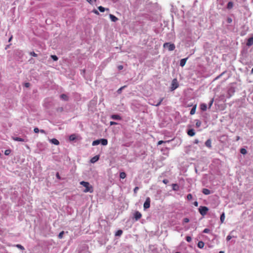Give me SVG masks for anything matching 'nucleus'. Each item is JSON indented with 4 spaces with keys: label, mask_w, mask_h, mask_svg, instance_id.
<instances>
[{
    "label": "nucleus",
    "mask_w": 253,
    "mask_h": 253,
    "mask_svg": "<svg viewBox=\"0 0 253 253\" xmlns=\"http://www.w3.org/2000/svg\"><path fill=\"white\" fill-rule=\"evenodd\" d=\"M80 184L85 187V189L83 191L84 193H92L93 192V188L89 182L83 181L80 182Z\"/></svg>",
    "instance_id": "f257e3e1"
},
{
    "label": "nucleus",
    "mask_w": 253,
    "mask_h": 253,
    "mask_svg": "<svg viewBox=\"0 0 253 253\" xmlns=\"http://www.w3.org/2000/svg\"><path fill=\"white\" fill-rule=\"evenodd\" d=\"M164 98H160L159 100L158 101H155L154 100V99H152V98H150L148 100V103L150 105H154V106H159L162 102L163 101Z\"/></svg>",
    "instance_id": "f03ea898"
},
{
    "label": "nucleus",
    "mask_w": 253,
    "mask_h": 253,
    "mask_svg": "<svg viewBox=\"0 0 253 253\" xmlns=\"http://www.w3.org/2000/svg\"><path fill=\"white\" fill-rule=\"evenodd\" d=\"M209 209L207 207L200 206L199 208V212L203 216L206 215Z\"/></svg>",
    "instance_id": "7ed1b4c3"
},
{
    "label": "nucleus",
    "mask_w": 253,
    "mask_h": 253,
    "mask_svg": "<svg viewBox=\"0 0 253 253\" xmlns=\"http://www.w3.org/2000/svg\"><path fill=\"white\" fill-rule=\"evenodd\" d=\"M164 47L165 48H168L169 51H172L174 49L175 45L173 43L166 42L164 44Z\"/></svg>",
    "instance_id": "20e7f679"
},
{
    "label": "nucleus",
    "mask_w": 253,
    "mask_h": 253,
    "mask_svg": "<svg viewBox=\"0 0 253 253\" xmlns=\"http://www.w3.org/2000/svg\"><path fill=\"white\" fill-rule=\"evenodd\" d=\"M178 86V84L176 79H173L172 81L171 89L172 90L175 89Z\"/></svg>",
    "instance_id": "39448f33"
},
{
    "label": "nucleus",
    "mask_w": 253,
    "mask_h": 253,
    "mask_svg": "<svg viewBox=\"0 0 253 253\" xmlns=\"http://www.w3.org/2000/svg\"><path fill=\"white\" fill-rule=\"evenodd\" d=\"M150 206V199L149 197H147L146 199L145 202L144 203V210H146L147 209H148Z\"/></svg>",
    "instance_id": "423d86ee"
},
{
    "label": "nucleus",
    "mask_w": 253,
    "mask_h": 253,
    "mask_svg": "<svg viewBox=\"0 0 253 253\" xmlns=\"http://www.w3.org/2000/svg\"><path fill=\"white\" fill-rule=\"evenodd\" d=\"M235 92V88L233 87H230L227 90L228 98H230L234 94Z\"/></svg>",
    "instance_id": "0eeeda50"
},
{
    "label": "nucleus",
    "mask_w": 253,
    "mask_h": 253,
    "mask_svg": "<svg viewBox=\"0 0 253 253\" xmlns=\"http://www.w3.org/2000/svg\"><path fill=\"white\" fill-rule=\"evenodd\" d=\"M12 138L16 141L27 142L28 141L27 138H22L18 137H12Z\"/></svg>",
    "instance_id": "6e6552de"
},
{
    "label": "nucleus",
    "mask_w": 253,
    "mask_h": 253,
    "mask_svg": "<svg viewBox=\"0 0 253 253\" xmlns=\"http://www.w3.org/2000/svg\"><path fill=\"white\" fill-rule=\"evenodd\" d=\"M134 216L135 220H138L141 217L142 215L140 212L137 211L134 213Z\"/></svg>",
    "instance_id": "1a4fd4ad"
},
{
    "label": "nucleus",
    "mask_w": 253,
    "mask_h": 253,
    "mask_svg": "<svg viewBox=\"0 0 253 253\" xmlns=\"http://www.w3.org/2000/svg\"><path fill=\"white\" fill-rule=\"evenodd\" d=\"M233 232H234V231H232L231 232H230L229 234L227 236L226 240L227 241L230 240L232 238H236V236L232 235V234H233Z\"/></svg>",
    "instance_id": "9d476101"
},
{
    "label": "nucleus",
    "mask_w": 253,
    "mask_h": 253,
    "mask_svg": "<svg viewBox=\"0 0 253 253\" xmlns=\"http://www.w3.org/2000/svg\"><path fill=\"white\" fill-rule=\"evenodd\" d=\"M99 156L96 155L91 159L90 162L91 163H94L96 162H97L99 160Z\"/></svg>",
    "instance_id": "9b49d317"
},
{
    "label": "nucleus",
    "mask_w": 253,
    "mask_h": 253,
    "mask_svg": "<svg viewBox=\"0 0 253 253\" xmlns=\"http://www.w3.org/2000/svg\"><path fill=\"white\" fill-rule=\"evenodd\" d=\"M49 141L51 143H52V144H55L56 145H58L59 144V141L57 139H55V138H52L51 139H50Z\"/></svg>",
    "instance_id": "f8f14e48"
},
{
    "label": "nucleus",
    "mask_w": 253,
    "mask_h": 253,
    "mask_svg": "<svg viewBox=\"0 0 253 253\" xmlns=\"http://www.w3.org/2000/svg\"><path fill=\"white\" fill-rule=\"evenodd\" d=\"M253 44V38H250L248 39L247 42V45L250 46Z\"/></svg>",
    "instance_id": "ddd939ff"
},
{
    "label": "nucleus",
    "mask_w": 253,
    "mask_h": 253,
    "mask_svg": "<svg viewBox=\"0 0 253 253\" xmlns=\"http://www.w3.org/2000/svg\"><path fill=\"white\" fill-rule=\"evenodd\" d=\"M111 119L113 120H121V117L118 115H113L111 116Z\"/></svg>",
    "instance_id": "4468645a"
},
{
    "label": "nucleus",
    "mask_w": 253,
    "mask_h": 253,
    "mask_svg": "<svg viewBox=\"0 0 253 253\" xmlns=\"http://www.w3.org/2000/svg\"><path fill=\"white\" fill-rule=\"evenodd\" d=\"M187 134L190 136H193L195 134V132L193 129H190L188 130Z\"/></svg>",
    "instance_id": "2eb2a0df"
},
{
    "label": "nucleus",
    "mask_w": 253,
    "mask_h": 253,
    "mask_svg": "<svg viewBox=\"0 0 253 253\" xmlns=\"http://www.w3.org/2000/svg\"><path fill=\"white\" fill-rule=\"evenodd\" d=\"M100 143L104 146H106L108 144V140L106 139H100Z\"/></svg>",
    "instance_id": "dca6fc26"
},
{
    "label": "nucleus",
    "mask_w": 253,
    "mask_h": 253,
    "mask_svg": "<svg viewBox=\"0 0 253 253\" xmlns=\"http://www.w3.org/2000/svg\"><path fill=\"white\" fill-rule=\"evenodd\" d=\"M187 60V58L182 59L180 62V65L181 67H183L185 65Z\"/></svg>",
    "instance_id": "f3484780"
},
{
    "label": "nucleus",
    "mask_w": 253,
    "mask_h": 253,
    "mask_svg": "<svg viewBox=\"0 0 253 253\" xmlns=\"http://www.w3.org/2000/svg\"><path fill=\"white\" fill-rule=\"evenodd\" d=\"M172 189L174 191H178L179 189V187L177 184H172Z\"/></svg>",
    "instance_id": "a211bd4d"
},
{
    "label": "nucleus",
    "mask_w": 253,
    "mask_h": 253,
    "mask_svg": "<svg viewBox=\"0 0 253 253\" xmlns=\"http://www.w3.org/2000/svg\"><path fill=\"white\" fill-rule=\"evenodd\" d=\"M200 108L203 111H206L207 109V105L205 103L201 104L200 105Z\"/></svg>",
    "instance_id": "6ab92c4d"
},
{
    "label": "nucleus",
    "mask_w": 253,
    "mask_h": 253,
    "mask_svg": "<svg viewBox=\"0 0 253 253\" xmlns=\"http://www.w3.org/2000/svg\"><path fill=\"white\" fill-rule=\"evenodd\" d=\"M110 18L113 22H116L118 20V18L112 14H110Z\"/></svg>",
    "instance_id": "aec40b11"
},
{
    "label": "nucleus",
    "mask_w": 253,
    "mask_h": 253,
    "mask_svg": "<svg viewBox=\"0 0 253 253\" xmlns=\"http://www.w3.org/2000/svg\"><path fill=\"white\" fill-rule=\"evenodd\" d=\"M211 141L210 139H208L207 140L206 142H205V145L207 147H209V148H211Z\"/></svg>",
    "instance_id": "412c9836"
},
{
    "label": "nucleus",
    "mask_w": 253,
    "mask_h": 253,
    "mask_svg": "<svg viewBox=\"0 0 253 253\" xmlns=\"http://www.w3.org/2000/svg\"><path fill=\"white\" fill-rule=\"evenodd\" d=\"M60 98L63 100L67 101L68 99V97L65 94H62L60 95Z\"/></svg>",
    "instance_id": "4be33fe9"
},
{
    "label": "nucleus",
    "mask_w": 253,
    "mask_h": 253,
    "mask_svg": "<svg viewBox=\"0 0 253 253\" xmlns=\"http://www.w3.org/2000/svg\"><path fill=\"white\" fill-rule=\"evenodd\" d=\"M202 192L205 195H209L211 193L210 190L206 188H204Z\"/></svg>",
    "instance_id": "5701e85b"
},
{
    "label": "nucleus",
    "mask_w": 253,
    "mask_h": 253,
    "mask_svg": "<svg viewBox=\"0 0 253 253\" xmlns=\"http://www.w3.org/2000/svg\"><path fill=\"white\" fill-rule=\"evenodd\" d=\"M100 143V139H97V140H94L92 142V145L96 146V145L99 144Z\"/></svg>",
    "instance_id": "b1692460"
},
{
    "label": "nucleus",
    "mask_w": 253,
    "mask_h": 253,
    "mask_svg": "<svg viewBox=\"0 0 253 253\" xmlns=\"http://www.w3.org/2000/svg\"><path fill=\"white\" fill-rule=\"evenodd\" d=\"M196 105H194L193 107L191 109L190 114L191 115H194L195 113L196 112Z\"/></svg>",
    "instance_id": "393cba45"
},
{
    "label": "nucleus",
    "mask_w": 253,
    "mask_h": 253,
    "mask_svg": "<svg viewBox=\"0 0 253 253\" xmlns=\"http://www.w3.org/2000/svg\"><path fill=\"white\" fill-rule=\"evenodd\" d=\"M204 243L203 242V241H199L198 243V247L200 248V249H202L204 247Z\"/></svg>",
    "instance_id": "a878e982"
},
{
    "label": "nucleus",
    "mask_w": 253,
    "mask_h": 253,
    "mask_svg": "<svg viewBox=\"0 0 253 253\" xmlns=\"http://www.w3.org/2000/svg\"><path fill=\"white\" fill-rule=\"evenodd\" d=\"M76 139V135L75 134H71L69 136V139L70 141L75 140Z\"/></svg>",
    "instance_id": "bb28decb"
},
{
    "label": "nucleus",
    "mask_w": 253,
    "mask_h": 253,
    "mask_svg": "<svg viewBox=\"0 0 253 253\" xmlns=\"http://www.w3.org/2000/svg\"><path fill=\"white\" fill-rule=\"evenodd\" d=\"M122 234H123V231L122 230H119L116 232L115 236H120L122 235Z\"/></svg>",
    "instance_id": "cd10ccee"
},
{
    "label": "nucleus",
    "mask_w": 253,
    "mask_h": 253,
    "mask_svg": "<svg viewBox=\"0 0 253 253\" xmlns=\"http://www.w3.org/2000/svg\"><path fill=\"white\" fill-rule=\"evenodd\" d=\"M233 6V3L231 1H229L227 4V8L228 9H231Z\"/></svg>",
    "instance_id": "c85d7f7f"
},
{
    "label": "nucleus",
    "mask_w": 253,
    "mask_h": 253,
    "mask_svg": "<svg viewBox=\"0 0 253 253\" xmlns=\"http://www.w3.org/2000/svg\"><path fill=\"white\" fill-rule=\"evenodd\" d=\"M120 177L121 178L124 179L126 177V174L125 172H121L120 173Z\"/></svg>",
    "instance_id": "c756f323"
},
{
    "label": "nucleus",
    "mask_w": 253,
    "mask_h": 253,
    "mask_svg": "<svg viewBox=\"0 0 253 253\" xmlns=\"http://www.w3.org/2000/svg\"><path fill=\"white\" fill-rule=\"evenodd\" d=\"M220 219L222 223H223L224 222V219H225V214H224V212L222 213V214L221 215Z\"/></svg>",
    "instance_id": "7c9ffc66"
},
{
    "label": "nucleus",
    "mask_w": 253,
    "mask_h": 253,
    "mask_svg": "<svg viewBox=\"0 0 253 253\" xmlns=\"http://www.w3.org/2000/svg\"><path fill=\"white\" fill-rule=\"evenodd\" d=\"M196 126L197 127H199L201 126V121L198 120H196Z\"/></svg>",
    "instance_id": "2f4dec72"
},
{
    "label": "nucleus",
    "mask_w": 253,
    "mask_h": 253,
    "mask_svg": "<svg viewBox=\"0 0 253 253\" xmlns=\"http://www.w3.org/2000/svg\"><path fill=\"white\" fill-rule=\"evenodd\" d=\"M167 142H169V141H163V140H160L158 142V145H160L163 143H167Z\"/></svg>",
    "instance_id": "473e14b6"
},
{
    "label": "nucleus",
    "mask_w": 253,
    "mask_h": 253,
    "mask_svg": "<svg viewBox=\"0 0 253 253\" xmlns=\"http://www.w3.org/2000/svg\"><path fill=\"white\" fill-rule=\"evenodd\" d=\"M98 8L99 10L101 12H103L105 11V8H104L103 7H102L101 6H99Z\"/></svg>",
    "instance_id": "72a5a7b5"
},
{
    "label": "nucleus",
    "mask_w": 253,
    "mask_h": 253,
    "mask_svg": "<svg viewBox=\"0 0 253 253\" xmlns=\"http://www.w3.org/2000/svg\"><path fill=\"white\" fill-rule=\"evenodd\" d=\"M240 152L242 154H246L247 153V150L244 149V148H242L240 150Z\"/></svg>",
    "instance_id": "f704fd0d"
},
{
    "label": "nucleus",
    "mask_w": 253,
    "mask_h": 253,
    "mask_svg": "<svg viewBox=\"0 0 253 253\" xmlns=\"http://www.w3.org/2000/svg\"><path fill=\"white\" fill-rule=\"evenodd\" d=\"M51 58L54 60V61H57L58 60V57L56 55H51Z\"/></svg>",
    "instance_id": "c9c22d12"
},
{
    "label": "nucleus",
    "mask_w": 253,
    "mask_h": 253,
    "mask_svg": "<svg viewBox=\"0 0 253 253\" xmlns=\"http://www.w3.org/2000/svg\"><path fill=\"white\" fill-rule=\"evenodd\" d=\"M192 195L191 194H189L187 196V199L188 200H191L192 199Z\"/></svg>",
    "instance_id": "e433bc0d"
},
{
    "label": "nucleus",
    "mask_w": 253,
    "mask_h": 253,
    "mask_svg": "<svg viewBox=\"0 0 253 253\" xmlns=\"http://www.w3.org/2000/svg\"><path fill=\"white\" fill-rule=\"evenodd\" d=\"M16 246L18 248H19V249H21L22 250H24V248L22 245H21L17 244V245H16Z\"/></svg>",
    "instance_id": "4c0bfd02"
},
{
    "label": "nucleus",
    "mask_w": 253,
    "mask_h": 253,
    "mask_svg": "<svg viewBox=\"0 0 253 253\" xmlns=\"http://www.w3.org/2000/svg\"><path fill=\"white\" fill-rule=\"evenodd\" d=\"M64 231H62L61 232H60V233L59 234V235H58V237H59V238H60V239L62 238V237H63V234H64Z\"/></svg>",
    "instance_id": "58836bf2"
},
{
    "label": "nucleus",
    "mask_w": 253,
    "mask_h": 253,
    "mask_svg": "<svg viewBox=\"0 0 253 253\" xmlns=\"http://www.w3.org/2000/svg\"><path fill=\"white\" fill-rule=\"evenodd\" d=\"M186 241L188 242H190L192 240V238L190 236H187L186 237Z\"/></svg>",
    "instance_id": "ea45409f"
},
{
    "label": "nucleus",
    "mask_w": 253,
    "mask_h": 253,
    "mask_svg": "<svg viewBox=\"0 0 253 253\" xmlns=\"http://www.w3.org/2000/svg\"><path fill=\"white\" fill-rule=\"evenodd\" d=\"M213 101H214L213 98H212L210 102H209V107L210 108L212 106V105L213 104Z\"/></svg>",
    "instance_id": "a19ab883"
},
{
    "label": "nucleus",
    "mask_w": 253,
    "mask_h": 253,
    "mask_svg": "<svg viewBox=\"0 0 253 253\" xmlns=\"http://www.w3.org/2000/svg\"><path fill=\"white\" fill-rule=\"evenodd\" d=\"M210 229H208V228H206V229H205L204 230L203 232H204V233H209V232H210Z\"/></svg>",
    "instance_id": "79ce46f5"
},
{
    "label": "nucleus",
    "mask_w": 253,
    "mask_h": 253,
    "mask_svg": "<svg viewBox=\"0 0 253 253\" xmlns=\"http://www.w3.org/2000/svg\"><path fill=\"white\" fill-rule=\"evenodd\" d=\"M10 153V151L9 150H6L5 151L4 154L5 155H8Z\"/></svg>",
    "instance_id": "37998d69"
},
{
    "label": "nucleus",
    "mask_w": 253,
    "mask_h": 253,
    "mask_svg": "<svg viewBox=\"0 0 253 253\" xmlns=\"http://www.w3.org/2000/svg\"><path fill=\"white\" fill-rule=\"evenodd\" d=\"M30 54L31 55L34 56V57H36L37 56V54L36 53H35L34 51L31 52L30 53Z\"/></svg>",
    "instance_id": "c03bdc74"
},
{
    "label": "nucleus",
    "mask_w": 253,
    "mask_h": 253,
    "mask_svg": "<svg viewBox=\"0 0 253 253\" xmlns=\"http://www.w3.org/2000/svg\"><path fill=\"white\" fill-rule=\"evenodd\" d=\"M34 131L35 133H38L40 131V130L39 129V128L38 127H35L34 129Z\"/></svg>",
    "instance_id": "a18cd8bd"
},
{
    "label": "nucleus",
    "mask_w": 253,
    "mask_h": 253,
    "mask_svg": "<svg viewBox=\"0 0 253 253\" xmlns=\"http://www.w3.org/2000/svg\"><path fill=\"white\" fill-rule=\"evenodd\" d=\"M189 221V219L188 218H185L183 219V222L185 223H187Z\"/></svg>",
    "instance_id": "49530a36"
},
{
    "label": "nucleus",
    "mask_w": 253,
    "mask_h": 253,
    "mask_svg": "<svg viewBox=\"0 0 253 253\" xmlns=\"http://www.w3.org/2000/svg\"><path fill=\"white\" fill-rule=\"evenodd\" d=\"M138 189H139V188H138V187H135L134 188V190H133V191H134V192L135 193H136L137 192V191H138Z\"/></svg>",
    "instance_id": "de8ad7c7"
},
{
    "label": "nucleus",
    "mask_w": 253,
    "mask_h": 253,
    "mask_svg": "<svg viewBox=\"0 0 253 253\" xmlns=\"http://www.w3.org/2000/svg\"><path fill=\"white\" fill-rule=\"evenodd\" d=\"M30 84L29 83H26L24 84L25 86L26 87H28L30 86Z\"/></svg>",
    "instance_id": "09e8293b"
},
{
    "label": "nucleus",
    "mask_w": 253,
    "mask_h": 253,
    "mask_svg": "<svg viewBox=\"0 0 253 253\" xmlns=\"http://www.w3.org/2000/svg\"><path fill=\"white\" fill-rule=\"evenodd\" d=\"M118 68L119 70H121L123 69V65H119L118 66Z\"/></svg>",
    "instance_id": "8fccbe9b"
},
{
    "label": "nucleus",
    "mask_w": 253,
    "mask_h": 253,
    "mask_svg": "<svg viewBox=\"0 0 253 253\" xmlns=\"http://www.w3.org/2000/svg\"><path fill=\"white\" fill-rule=\"evenodd\" d=\"M117 123L116 122H110V125L111 126H112V125H117Z\"/></svg>",
    "instance_id": "3c124183"
},
{
    "label": "nucleus",
    "mask_w": 253,
    "mask_h": 253,
    "mask_svg": "<svg viewBox=\"0 0 253 253\" xmlns=\"http://www.w3.org/2000/svg\"><path fill=\"white\" fill-rule=\"evenodd\" d=\"M163 183H164L165 184H167V183H168L169 181H168V180H167V179H164V180H163Z\"/></svg>",
    "instance_id": "603ef678"
},
{
    "label": "nucleus",
    "mask_w": 253,
    "mask_h": 253,
    "mask_svg": "<svg viewBox=\"0 0 253 253\" xmlns=\"http://www.w3.org/2000/svg\"><path fill=\"white\" fill-rule=\"evenodd\" d=\"M194 205L196 207H197L198 206V202L197 201H195L194 203Z\"/></svg>",
    "instance_id": "864d4df0"
},
{
    "label": "nucleus",
    "mask_w": 253,
    "mask_h": 253,
    "mask_svg": "<svg viewBox=\"0 0 253 253\" xmlns=\"http://www.w3.org/2000/svg\"><path fill=\"white\" fill-rule=\"evenodd\" d=\"M39 132H41L42 133H45V131L43 129H41Z\"/></svg>",
    "instance_id": "5fc2aeb1"
},
{
    "label": "nucleus",
    "mask_w": 253,
    "mask_h": 253,
    "mask_svg": "<svg viewBox=\"0 0 253 253\" xmlns=\"http://www.w3.org/2000/svg\"><path fill=\"white\" fill-rule=\"evenodd\" d=\"M56 177H57V178H58V179H60V178L59 173H58V172H57V173H56Z\"/></svg>",
    "instance_id": "6e6d98bb"
},
{
    "label": "nucleus",
    "mask_w": 253,
    "mask_h": 253,
    "mask_svg": "<svg viewBox=\"0 0 253 253\" xmlns=\"http://www.w3.org/2000/svg\"><path fill=\"white\" fill-rule=\"evenodd\" d=\"M194 143L195 144H198L199 143V140L198 139H195Z\"/></svg>",
    "instance_id": "4d7b16f0"
},
{
    "label": "nucleus",
    "mask_w": 253,
    "mask_h": 253,
    "mask_svg": "<svg viewBox=\"0 0 253 253\" xmlns=\"http://www.w3.org/2000/svg\"><path fill=\"white\" fill-rule=\"evenodd\" d=\"M224 74V72H223L222 74H221L219 76H218L216 79L219 78L223 74Z\"/></svg>",
    "instance_id": "13d9d810"
},
{
    "label": "nucleus",
    "mask_w": 253,
    "mask_h": 253,
    "mask_svg": "<svg viewBox=\"0 0 253 253\" xmlns=\"http://www.w3.org/2000/svg\"><path fill=\"white\" fill-rule=\"evenodd\" d=\"M86 1L87 2H88L89 3H90V4L91 3V1H92L91 0H86Z\"/></svg>",
    "instance_id": "bf43d9fd"
},
{
    "label": "nucleus",
    "mask_w": 253,
    "mask_h": 253,
    "mask_svg": "<svg viewBox=\"0 0 253 253\" xmlns=\"http://www.w3.org/2000/svg\"><path fill=\"white\" fill-rule=\"evenodd\" d=\"M94 13H96V14H99L97 10H95V11H94Z\"/></svg>",
    "instance_id": "052dcab7"
},
{
    "label": "nucleus",
    "mask_w": 253,
    "mask_h": 253,
    "mask_svg": "<svg viewBox=\"0 0 253 253\" xmlns=\"http://www.w3.org/2000/svg\"><path fill=\"white\" fill-rule=\"evenodd\" d=\"M251 74H253V68H252V70H251Z\"/></svg>",
    "instance_id": "680f3d73"
},
{
    "label": "nucleus",
    "mask_w": 253,
    "mask_h": 253,
    "mask_svg": "<svg viewBox=\"0 0 253 253\" xmlns=\"http://www.w3.org/2000/svg\"><path fill=\"white\" fill-rule=\"evenodd\" d=\"M239 139H240V137L239 136H237V140H238Z\"/></svg>",
    "instance_id": "e2e57ef3"
},
{
    "label": "nucleus",
    "mask_w": 253,
    "mask_h": 253,
    "mask_svg": "<svg viewBox=\"0 0 253 253\" xmlns=\"http://www.w3.org/2000/svg\"><path fill=\"white\" fill-rule=\"evenodd\" d=\"M12 38V37H11L9 38V42H10V41L11 40Z\"/></svg>",
    "instance_id": "0e129e2a"
},
{
    "label": "nucleus",
    "mask_w": 253,
    "mask_h": 253,
    "mask_svg": "<svg viewBox=\"0 0 253 253\" xmlns=\"http://www.w3.org/2000/svg\"><path fill=\"white\" fill-rule=\"evenodd\" d=\"M122 88H120L118 90V92L121 91V90H122Z\"/></svg>",
    "instance_id": "69168bd1"
},
{
    "label": "nucleus",
    "mask_w": 253,
    "mask_h": 253,
    "mask_svg": "<svg viewBox=\"0 0 253 253\" xmlns=\"http://www.w3.org/2000/svg\"><path fill=\"white\" fill-rule=\"evenodd\" d=\"M219 253H224L223 251H220Z\"/></svg>",
    "instance_id": "338daca9"
},
{
    "label": "nucleus",
    "mask_w": 253,
    "mask_h": 253,
    "mask_svg": "<svg viewBox=\"0 0 253 253\" xmlns=\"http://www.w3.org/2000/svg\"><path fill=\"white\" fill-rule=\"evenodd\" d=\"M175 253H179V252H176Z\"/></svg>",
    "instance_id": "774afa93"
}]
</instances>
